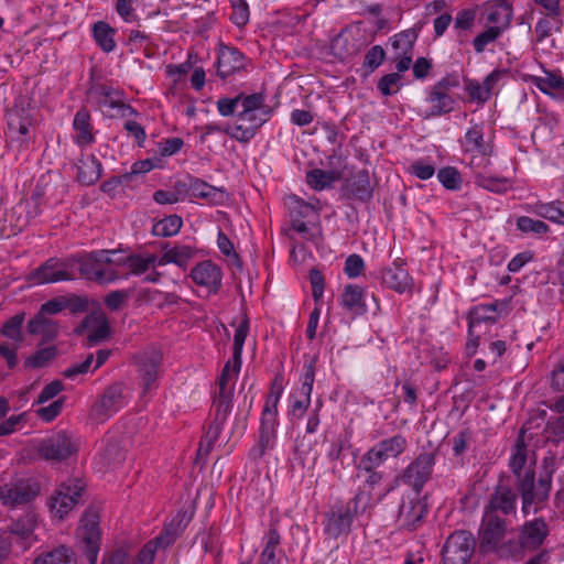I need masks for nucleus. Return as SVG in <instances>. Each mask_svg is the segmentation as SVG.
Segmentation results:
<instances>
[{
  "instance_id": "1",
  "label": "nucleus",
  "mask_w": 564,
  "mask_h": 564,
  "mask_svg": "<svg viewBox=\"0 0 564 564\" xmlns=\"http://www.w3.org/2000/svg\"><path fill=\"white\" fill-rule=\"evenodd\" d=\"M238 375L230 371V362H226L217 380L213 394L214 420L210 423L205 437L200 441L198 454L207 455L218 440L228 415L232 409L234 386Z\"/></svg>"
},
{
  "instance_id": "2",
  "label": "nucleus",
  "mask_w": 564,
  "mask_h": 564,
  "mask_svg": "<svg viewBox=\"0 0 564 564\" xmlns=\"http://www.w3.org/2000/svg\"><path fill=\"white\" fill-rule=\"evenodd\" d=\"M524 442V431L521 430L509 459V468L516 476V487L522 498V511L528 514L535 500L534 481H535V459L534 452L531 453Z\"/></svg>"
},
{
  "instance_id": "3",
  "label": "nucleus",
  "mask_w": 564,
  "mask_h": 564,
  "mask_svg": "<svg viewBox=\"0 0 564 564\" xmlns=\"http://www.w3.org/2000/svg\"><path fill=\"white\" fill-rule=\"evenodd\" d=\"M272 112V108L265 104L264 94L248 95L243 98L242 110L237 116L240 121H248L250 124L227 126L225 133L240 143H249L256 137L259 128L270 120Z\"/></svg>"
},
{
  "instance_id": "4",
  "label": "nucleus",
  "mask_w": 564,
  "mask_h": 564,
  "mask_svg": "<svg viewBox=\"0 0 564 564\" xmlns=\"http://www.w3.org/2000/svg\"><path fill=\"white\" fill-rule=\"evenodd\" d=\"M370 507V492L358 490L346 503L335 505L326 512L323 522L324 533L334 540L341 535H348L351 531L354 519L362 514Z\"/></svg>"
},
{
  "instance_id": "5",
  "label": "nucleus",
  "mask_w": 564,
  "mask_h": 564,
  "mask_svg": "<svg viewBox=\"0 0 564 564\" xmlns=\"http://www.w3.org/2000/svg\"><path fill=\"white\" fill-rule=\"evenodd\" d=\"M84 489L85 484L79 478H69L62 482L47 501L52 518L63 520L78 503Z\"/></svg>"
},
{
  "instance_id": "6",
  "label": "nucleus",
  "mask_w": 564,
  "mask_h": 564,
  "mask_svg": "<svg viewBox=\"0 0 564 564\" xmlns=\"http://www.w3.org/2000/svg\"><path fill=\"white\" fill-rule=\"evenodd\" d=\"M436 464L434 452L419 454L399 475L398 479L420 494L424 486L432 479Z\"/></svg>"
},
{
  "instance_id": "7",
  "label": "nucleus",
  "mask_w": 564,
  "mask_h": 564,
  "mask_svg": "<svg viewBox=\"0 0 564 564\" xmlns=\"http://www.w3.org/2000/svg\"><path fill=\"white\" fill-rule=\"evenodd\" d=\"M162 354L156 349H145L134 357L138 377L143 394L155 391L159 387Z\"/></svg>"
},
{
  "instance_id": "8",
  "label": "nucleus",
  "mask_w": 564,
  "mask_h": 564,
  "mask_svg": "<svg viewBox=\"0 0 564 564\" xmlns=\"http://www.w3.org/2000/svg\"><path fill=\"white\" fill-rule=\"evenodd\" d=\"M459 87L456 75L449 74L438 80L430 90L426 101L430 104L429 117H438L454 109L455 100L451 95L454 88Z\"/></svg>"
},
{
  "instance_id": "9",
  "label": "nucleus",
  "mask_w": 564,
  "mask_h": 564,
  "mask_svg": "<svg viewBox=\"0 0 564 564\" xmlns=\"http://www.w3.org/2000/svg\"><path fill=\"white\" fill-rule=\"evenodd\" d=\"M74 262L72 259L59 260L50 258L28 275V281L32 284L41 285L61 281H69L76 278L73 272Z\"/></svg>"
},
{
  "instance_id": "10",
  "label": "nucleus",
  "mask_w": 564,
  "mask_h": 564,
  "mask_svg": "<svg viewBox=\"0 0 564 564\" xmlns=\"http://www.w3.org/2000/svg\"><path fill=\"white\" fill-rule=\"evenodd\" d=\"M475 551V539L468 531L452 533L442 551L443 564H468Z\"/></svg>"
},
{
  "instance_id": "11",
  "label": "nucleus",
  "mask_w": 564,
  "mask_h": 564,
  "mask_svg": "<svg viewBox=\"0 0 564 564\" xmlns=\"http://www.w3.org/2000/svg\"><path fill=\"white\" fill-rule=\"evenodd\" d=\"M40 492V487L28 478H17L0 486V501L15 508L31 502Z\"/></svg>"
},
{
  "instance_id": "12",
  "label": "nucleus",
  "mask_w": 564,
  "mask_h": 564,
  "mask_svg": "<svg viewBox=\"0 0 564 564\" xmlns=\"http://www.w3.org/2000/svg\"><path fill=\"white\" fill-rule=\"evenodd\" d=\"M288 207L291 228L302 235L303 238L311 239L310 226L318 221V210L295 195L288 198Z\"/></svg>"
},
{
  "instance_id": "13",
  "label": "nucleus",
  "mask_w": 564,
  "mask_h": 564,
  "mask_svg": "<svg viewBox=\"0 0 564 564\" xmlns=\"http://www.w3.org/2000/svg\"><path fill=\"white\" fill-rule=\"evenodd\" d=\"M78 539L85 546L86 556L90 564H96L100 550L99 517L94 511H86L77 529Z\"/></svg>"
},
{
  "instance_id": "14",
  "label": "nucleus",
  "mask_w": 564,
  "mask_h": 564,
  "mask_svg": "<svg viewBox=\"0 0 564 564\" xmlns=\"http://www.w3.org/2000/svg\"><path fill=\"white\" fill-rule=\"evenodd\" d=\"M77 452V445L64 432L43 440L37 447L39 455L45 460L62 462Z\"/></svg>"
},
{
  "instance_id": "15",
  "label": "nucleus",
  "mask_w": 564,
  "mask_h": 564,
  "mask_svg": "<svg viewBox=\"0 0 564 564\" xmlns=\"http://www.w3.org/2000/svg\"><path fill=\"white\" fill-rule=\"evenodd\" d=\"M36 527V513L28 511L17 520H13L9 525V530L1 534H6L11 543L13 539L21 544L23 550H28L36 541V536L34 534Z\"/></svg>"
},
{
  "instance_id": "16",
  "label": "nucleus",
  "mask_w": 564,
  "mask_h": 564,
  "mask_svg": "<svg viewBox=\"0 0 564 564\" xmlns=\"http://www.w3.org/2000/svg\"><path fill=\"white\" fill-rule=\"evenodd\" d=\"M404 267V260L398 258L392 262L391 267L381 270L382 283L400 294L412 293L414 288V280Z\"/></svg>"
},
{
  "instance_id": "17",
  "label": "nucleus",
  "mask_w": 564,
  "mask_h": 564,
  "mask_svg": "<svg viewBox=\"0 0 564 564\" xmlns=\"http://www.w3.org/2000/svg\"><path fill=\"white\" fill-rule=\"evenodd\" d=\"M278 426V410L263 406L260 420L258 445L252 449L257 456L262 457L268 449H272L274 447Z\"/></svg>"
},
{
  "instance_id": "18",
  "label": "nucleus",
  "mask_w": 564,
  "mask_h": 564,
  "mask_svg": "<svg viewBox=\"0 0 564 564\" xmlns=\"http://www.w3.org/2000/svg\"><path fill=\"white\" fill-rule=\"evenodd\" d=\"M506 531V519L500 516H490L484 513L479 530L481 549L486 551L495 550L505 538Z\"/></svg>"
},
{
  "instance_id": "19",
  "label": "nucleus",
  "mask_w": 564,
  "mask_h": 564,
  "mask_svg": "<svg viewBox=\"0 0 564 564\" xmlns=\"http://www.w3.org/2000/svg\"><path fill=\"white\" fill-rule=\"evenodd\" d=\"M517 512V495L509 486L498 485L491 495L485 513L490 516H514Z\"/></svg>"
},
{
  "instance_id": "20",
  "label": "nucleus",
  "mask_w": 564,
  "mask_h": 564,
  "mask_svg": "<svg viewBox=\"0 0 564 564\" xmlns=\"http://www.w3.org/2000/svg\"><path fill=\"white\" fill-rule=\"evenodd\" d=\"M191 278L195 284L206 288L209 293L216 294L221 286L223 271L212 260H205L198 262L191 270Z\"/></svg>"
},
{
  "instance_id": "21",
  "label": "nucleus",
  "mask_w": 564,
  "mask_h": 564,
  "mask_svg": "<svg viewBox=\"0 0 564 564\" xmlns=\"http://www.w3.org/2000/svg\"><path fill=\"white\" fill-rule=\"evenodd\" d=\"M507 301H495L474 306L468 314V334L473 336V329L481 323H495L499 316L507 313Z\"/></svg>"
},
{
  "instance_id": "22",
  "label": "nucleus",
  "mask_w": 564,
  "mask_h": 564,
  "mask_svg": "<svg viewBox=\"0 0 564 564\" xmlns=\"http://www.w3.org/2000/svg\"><path fill=\"white\" fill-rule=\"evenodd\" d=\"M247 57L234 46H223L217 58V74L225 79L247 68Z\"/></svg>"
},
{
  "instance_id": "23",
  "label": "nucleus",
  "mask_w": 564,
  "mask_h": 564,
  "mask_svg": "<svg viewBox=\"0 0 564 564\" xmlns=\"http://www.w3.org/2000/svg\"><path fill=\"white\" fill-rule=\"evenodd\" d=\"M124 405L122 389L119 384L110 386L93 406L94 415L104 420L116 413Z\"/></svg>"
},
{
  "instance_id": "24",
  "label": "nucleus",
  "mask_w": 564,
  "mask_h": 564,
  "mask_svg": "<svg viewBox=\"0 0 564 564\" xmlns=\"http://www.w3.org/2000/svg\"><path fill=\"white\" fill-rule=\"evenodd\" d=\"M109 257V250H99L90 252L86 256H83L78 259H72L74 262V267L77 265L78 271L80 272V275L84 276L87 280L97 282L99 271L101 270L102 265L109 263H115L110 260Z\"/></svg>"
},
{
  "instance_id": "25",
  "label": "nucleus",
  "mask_w": 564,
  "mask_h": 564,
  "mask_svg": "<svg viewBox=\"0 0 564 564\" xmlns=\"http://www.w3.org/2000/svg\"><path fill=\"white\" fill-rule=\"evenodd\" d=\"M76 333L83 335L87 333L89 345H95L106 339L110 334V326L104 315H87L76 327Z\"/></svg>"
},
{
  "instance_id": "26",
  "label": "nucleus",
  "mask_w": 564,
  "mask_h": 564,
  "mask_svg": "<svg viewBox=\"0 0 564 564\" xmlns=\"http://www.w3.org/2000/svg\"><path fill=\"white\" fill-rule=\"evenodd\" d=\"M7 120L9 138L21 143L25 142L32 126V118L29 111L24 108L12 109L8 112Z\"/></svg>"
},
{
  "instance_id": "27",
  "label": "nucleus",
  "mask_w": 564,
  "mask_h": 564,
  "mask_svg": "<svg viewBox=\"0 0 564 564\" xmlns=\"http://www.w3.org/2000/svg\"><path fill=\"white\" fill-rule=\"evenodd\" d=\"M513 8L507 0H498L489 7L486 14V20L494 29H498L503 33L507 31L512 22Z\"/></svg>"
},
{
  "instance_id": "28",
  "label": "nucleus",
  "mask_w": 564,
  "mask_h": 564,
  "mask_svg": "<svg viewBox=\"0 0 564 564\" xmlns=\"http://www.w3.org/2000/svg\"><path fill=\"white\" fill-rule=\"evenodd\" d=\"M549 529L541 518L527 522L520 534L521 545L525 549H538L547 536Z\"/></svg>"
},
{
  "instance_id": "29",
  "label": "nucleus",
  "mask_w": 564,
  "mask_h": 564,
  "mask_svg": "<svg viewBox=\"0 0 564 564\" xmlns=\"http://www.w3.org/2000/svg\"><path fill=\"white\" fill-rule=\"evenodd\" d=\"M73 128L75 130L74 141L77 145L86 147L95 142L94 127L87 109L80 108L75 113Z\"/></svg>"
},
{
  "instance_id": "30",
  "label": "nucleus",
  "mask_w": 564,
  "mask_h": 564,
  "mask_svg": "<svg viewBox=\"0 0 564 564\" xmlns=\"http://www.w3.org/2000/svg\"><path fill=\"white\" fill-rule=\"evenodd\" d=\"M427 510L419 499L403 501L399 509V521L408 530H414L422 521Z\"/></svg>"
},
{
  "instance_id": "31",
  "label": "nucleus",
  "mask_w": 564,
  "mask_h": 564,
  "mask_svg": "<svg viewBox=\"0 0 564 564\" xmlns=\"http://www.w3.org/2000/svg\"><path fill=\"white\" fill-rule=\"evenodd\" d=\"M340 304L354 315L365 314L367 312L365 290L357 284H347L340 294Z\"/></svg>"
},
{
  "instance_id": "32",
  "label": "nucleus",
  "mask_w": 564,
  "mask_h": 564,
  "mask_svg": "<svg viewBox=\"0 0 564 564\" xmlns=\"http://www.w3.org/2000/svg\"><path fill=\"white\" fill-rule=\"evenodd\" d=\"M159 257L152 253L122 254V270H126L128 278L130 275H141L151 268L158 267Z\"/></svg>"
},
{
  "instance_id": "33",
  "label": "nucleus",
  "mask_w": 564,
  "mask_h": 564,
  "mask_svg": "<svg viewBox=\"0 0 564 564\" xmlns=\"http://www.w3.org/2000/svg\"><path fill=\"white\" fill-rule=\"evenodd\" d=\"M462 148L464 153H476L490 151L494 145L484 138V124L473 123L462 140Z\"/></svg>"
},
{
  "instance_id": "34",
  "label": "nucleus",
  "mask_w": 564,
  "mask_h": 564,
  "mask_svg": "<svg viewBox=\"0 0 564 564\" xmlns=\"http://www.w3.org/2000/svg\"><path fill=\"white\" fill-rule=\"evenodd\" d=\"M195 249L186 245H175L174 247L164 248V253L159 257L158 267H163L169 263H174L180 268L185 269L188 262L194 258Z\"/></svg>"
},
{
  "instance_id": "35",
  "label": "nucleus",
  "mask_w": 564,
  "mask_h": 564,
  "mask_svg": "<svg viewBox=\"0 0 564 564\" xmlns=\"http://www.w3.org/2000/svg\"><path fill=\"white\" fill-rule=\"evenodd\" d=\"M249 334V319L246 315L241 317L239 321L235 335H234V346H232V358L227 362H230V371L234 375H239L241 368V355L243 350V345L246 338Z\"/></svg>"
},
{
  "instance_id": "36",
  "label": "nucleus",
  "mask_w": 564,
  "mask_h": 564,
  "mask_svg": "<svg viewBox=\"0 0 564 564\" xmlns=\"http://www.w3.org/2000/svg\"><path fill=\"white\" fill-rule=\"evenodd\" d=\"M101 162L94 154H89L78 161L77 180L83 185H94L101 177Z\"/></svg>"
},
{
  "instance_id": "37",
  "label": "nucleus",
  "mask_w": 564,
  "mask_h": 564,
  "mask_svg": "<svg viewBox=\"0 0 564 564\" xmlns=\"http://www.w3.org/2000/svg\"><path fill=\"white\" fill-rule=\"evenodd\" d=\"M347 189L351 196L360 202H368L372 198L373 188L370 182L369 172L360 170L347 181Z\"/></svg>"
},
{
  "instance_id": "38",
  "label": "nucleus",
  "mask_w": 564,
  "mask_h": 564,
  "mask_svg": "<svg viewBox=\"0 0 564 564\" xmlns=\"http://www.w3.org/2000/svg\"><path fill=\"white\" fill-rule=\"evenodd\" d=\"M116 29L112 28L108 22L97 21L91 26V35L96 45L104 53H111L116 50L117 43L115 40Z\"/></svg>"
},
{
  "instance_id": "39",
  "label": "nucleus",
  "mask_w": 564,
  "mask_h": 564,
  "mask_svg": "<svg viewBox=\"0 0 564 564\" xmlns=\"http://www.w3.org/2000/svg\"><path fill=\"white\" fill-rule=\"evenodd\" d=\"M108 258H110L111 261L116 262V264H110L109 262L102 265L98 274L97 283L110 284L118 280H127L128 273L126 270H122L121 253L115 250H109Z\"/></svg>"
},
{
  "instance_id": "40",
  "label": "nucleus",
  "mask_w": 564,
  "mask_h": 564,
  "mask_svg": "<svg viewBox=\"0 0 564 564\" xmlns=\"http://www.w3.org/2000/svg\"><path fill=\"white\" fill-rule=\"evenodd\" d=\"M26 327L29 334L41 335L46 341L54 340L58 336V323L42 314L36 313L34 317L28 322Z\"/></svg>"
},
{
  "instance_id": "41",
  "label": "nucleus",
  "mask_w": 564,
  "mask_h": 564,
  "mask_svg": "<svg viewBox=\"0 0 564 564\" xmlns=\"http://www.w3.org/2000/svg\"><path fill=\"white\" fill-rule=\"evenodd\" d=\"M530 210L539 217L547 219L551 223L564 226V202H536L531 205Z\"/></svg>"
},
{
  "instance_id": "42",
  "label": "nucleus",
  "mask_w": 564,
  "mask_h": 564,
  "mask_svg": "<svg viewBox=\"0 0 564 564\" xmlns=\"http://www.w3.org/2000/svg\"><path fill=\"white\" fill-rule=\"evenodd\" d=\"M100 108L117 109L122 108L124 104L120 100V91L107 84H98L90 89Z\"/></svg>"
},
{
  "instance_id": "43",
  "label": "nucleus",
  "mask_w": 564,
  "mask_h": 564,
  "mask_svg": "<svg viewBox=\"0 0 564 564\" xmlns=\"http://www.w3.org/2000/svg\"><path fill=\"white\" fill-rule=\"evenodd\" d=\"M341 170H321L314 169L306 173V183L315 191H322L326 187H330L335 182L341 180Z\"/></svg>"
},
{
  "instance_id": "44",
  "label": "nucleus",
  "mask_w": 564,
  "mask_h": 564,
  "mask_svg": "<svg viewBox=\"0 0 564 564\" xmlns=\"http://www.w3.org/2000/svg\"><path fill=\"white\" fill-rule=\"evenodd\" d=\"M33 564H76V556L70 547L61 545L41 553L35 557Z\"/></svg>"
},
{
  "instance_id": "45",
  "label": "nucleus",
  "mask_w": 564,
  "mask_h": 564,
  "mask_svg": "<svg viewBox=\"0 0 564 564\" xmlns=\"http://www.w3.org/2000/svg\"><path fill=\"white\" fill-rule=\"evenodd\" d=\"M193 511L180 510L165 527L164 534L159 536H165L163 542L164 546H169L175 541V539L185 530L193 518Z\"/></svg>"
},
{
  "instance_id": "46",
  "label": "nucleus",
  "mask_w": 564,
  "mask_h": 564,
  "mask_svg": "<svg viewBox=\"0 0 564 564\" xmlns=\"http://www.w3.org/2000/svg\"><path fill=\"white\" fill-rule=\"evenodd\" d=\"M499 75L498 70H494L485 78L482 85L477 82H469L466 86L469 98L480 102L487 101L490 98L494 85L499 79Z\"/></svg>"
},
{
  "instance_id": "47",
  "label": "nucleus",
  "mask_w": 564,
  "mask_h": 564,
  "mask_svg": "<svg viewBox=\"0 0 564 564\" xmlns=\"http://www.w3.org/2000/svg\"><path fill=\"white\" fill-rule=\"evenodd\" d=\"M375 446L381 453L384 460H387L390 457L398 458L403 454L408 447V441L403 435L397 434L380 441Z\"/></svg>"
},
{
  "instance_id": "48",
  "label": "nucleus",
  "mask_w": 564,
  "mask_h": 564,
  "mask_svg": "<svg viewBox=\"0 0 564 564\" xmlns=\"http://www.w3.org/2000/svg\"><path fill=\"white\" fill-rule=\"evenodd\" d=\"M532 84L543 94L552 95L553 90L564 91V77L561 70L545 72V76H533Z\"/></svg>"
},
{
  "instance_id": "49",
  "label": "nucleus",
  "mask_w": 564,
  "mask_h": 564,
  "mask_svg": "<svg viewBox=\"0 0 564 564\" xmlns=\"http://www.w3.org/2000/svg\"><path fill=\"white\" fill-rule=\"evenodd\" d=\"M57 348L55 346H48L40 348L25 358L23 367L25 369H41L47 367L56 357Z\"/></svg>"
},
{
  "instance_id": "50",
  "label": "nucleus",
  "mask_w": 564,
  "mask_h": 564,
  "mask_svg": "<svg viewBox=\"0 0 564 564\" xmlns=\"http://www.w3.org/2000/svg\"><path fill=\"white\" fill-rule=\"evenodd\" d=\"M25 319V313L20 312L12 317L8 318L0 329V334L14 341V343H22L23 341V334H22V326Z\"/></svg>"
},
{
  "instance_id": "51",
  "label": "nucleus",
  "mask_w": 564,
  "mask_h": 564,
  "mask_svg": "<svg viewBox=\"0 0 564 564\" xmlns=\"http://www.w3.org/2000/svg\"><path fill=\"white\" fill-rule=\"evenodd\" d=\"M182 226V217L170 215L153 225L152 234L156 237H172L180 232Z\"/></svg>"
},
{
  "instance_id": "52",
  "label": "nucleus",
  "mask_w": 564,
  "mask_h": 564,
  "mask_svg": "<svg viewBox=\"0 0 564 564\" xmlns=\"http://www.w3.org/2000/svg\"><path fill=\"white\" fill-rule=\"evenodd\" d=\"M381 453L372 446L360 458L356 466L357 477L362 476V471H379L378 468L384 463Z\"/></svg>"
},
{
  "instance_id": "53",
  "label": "nucleus",
  "mask_w": 564,
  "mask_h": 564,
  "mask_svg": "<svg viewBox=\"0 0 564 564\" xmlns=\"http://www.w3.org/2000/svg\"><path fill=\"white\" fill-rule=\"evenodd\" d=\"M417 33L413 29L404 30L391 39V45L395 54H413Z\"/></svg>"
},
{
  "instance_id": "54",
  "label": "nucleus",
  "mask_w": 564,
  "mask_h": 564,
  "mask_svg": "<svg viewBox=\"0 0 564 564\" xmlns=\"http://www.w3.org/2000/svg\"><path fill=\"white\" fill-rule=\"evenodd\" d=\"M189 197L213 202L219 195V189L197 177H189Z\"/></svg>"
},
{
  "instance_id": "55",
  "label": "nucleus",
  "mask_w": 564,
  "mask_h": 564,
  "mask_svg": "<svg viewBox=\"0 0 564 564\" xmlns=\"http://www.w3.org/2000/svg\"><path fill=\"white\" fill-rule=\"evenodd\" d=\"M165 536H156L148 541L135 556L133 564H153L159 547H165Z\"/></svg>"
},
{
  "instance_id": "56",
  "label": "nucleus",
  "mask_w": 564,
  "mask_h": 564,
  "mask_svg": "<svg viewBox=\"0 0 564 564\" xmlns=\"http://www.w3.org/2000/svg\"><path fill=\"white\" fill-rule=\"evenodd\" d=\"M317 356L310 357L303 366V375L301 378L300 393L311 395L313 391V384L315 381V369H316Z\"/></svg>"
},
{
  "instance_id": "57",
  "label": "nucleus",
  "mask_w": 564,
  "mask_h": 564,
  "mask_svg": "<svg viewBox=\"0 0 564 564\" xmlns=\"http://www.w3.org/2000/svg\"><path fill=\"white\" fill-rule=\"evenodd\" d=\"M502 33L498 29L488 26L486 30L476 35L473 40V47L477 54L484 53L487 45L497 41Z\"/></svg>"
},
{
  "instance_id": "58",
  "label": "nucleus",
  "mask_w": 564,
  "mask_h": 564,
  "mask_svg": "<svg viewBox=\"0 0 564 564\" xmlns=\"http://www.w3.org/2000/svg\"><path fill=\"white\" fill-rule=\"evenodd\" d=\"M517 227L520 231L529 234L534 232L538 235H544L549 232L550 227L542 220L533 219L528 216H521L517 219Z\"/></svg>"
},
{
  "instance_id": "59",
  "label": "nucleus",
  "mask_w": 564,
  "mask_h": 564,
  "mask_svg": "<svg viewBox=\"0 0 564 564\" xmlns=\"http://www.w3.org/2000/svg\"><path fill=\"white\" fill-rule=\"evenodd\" d=\"M494 153V149L486 152L468 153L470 155L468 165L473 170L475 177L486 173V169L490 165V156Z\"/></svg>"
},
{
  "instance_id": "60",
  "label": "nucleus",
  "mask_w": 564,
  "mask_h": 564,
  "mask_svg": "<svg viewBox=\"0 0 564 564\" xmlns=\"http://www.w3.org/2000/svg\"><path fill=\"white\" fill-rule=\"evenodd\" d=\"M401 74L390 73L380 78L377 87L383 96H391L399 91L401 87Z\"/></svg>"
},
{
  "instance_id": "61",
  "label": "nucleus",
  "mask_w": 564,
  "mask_h": 564,
  "mask_svg": "<svg viewBox=\"0 0 564 564\" xmlns=\"http://www.w3.org/2000/svg\"><path fill=\"white\" fill-rule=\"evenodd\" d=\"M471 438L473 432L469 427L460 430L455 436H453L452 444L454 456H464L467 449L469 448Z\"/></svg>"
},
{
  "instance_id": "62",
  "label": "nucleus",
  "mask_w": 564,
  "mask_h": 564,
  "mask_svg": "<svg viewBox=\"0 0 564 564\" xmlns=\"http://www.w3.org/2000/svg\"><path fill=\"white\" fill-rule=\"evenodd\" d=\"M476 183L490 191V192H495V193H501V192H505L507 191V188L509 187V181L508 178L506 177H492V176H489L487 175L486 173L479 175L477 178H476Z\"/></svg>"
},
{
  "instance_id": "63",
  "label": "nucleus",
  "mask_w": 564,
  "mask_h": 564,
  "mask_svg": "<svg viewBox=\"0 0 564 564\" xmlns=\"http://www.w3.org/2000/svg\"><path fill=\"white\" fill-rule=\"evenodd\" d=\"M437 178L447 189H458L462 184L460 174L455 167H443L437 173Z\"/></svg>"
},
{
  "instance_id": "64",
  "label": "nucleus",
  "mask_w": 564,
  "mask_h": 564,
  "mask_svg": "<svg viewBox=\"0 0 564 564\" xmlns=\"http://www.w3.org/2000/svg\"><path fill=\"white\" fill-rule=\"evenodd\" d=\"M263 550L260 555L275 557L276 551L281 544V534L276 528L271 527L263 536Z\"/></svg>"
}]
</instances>
